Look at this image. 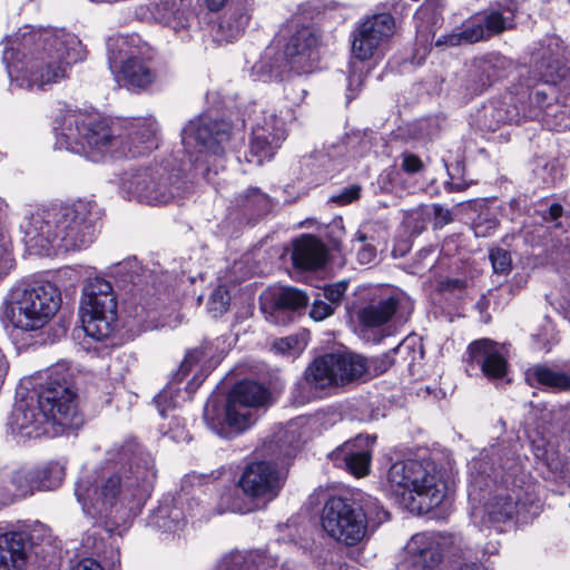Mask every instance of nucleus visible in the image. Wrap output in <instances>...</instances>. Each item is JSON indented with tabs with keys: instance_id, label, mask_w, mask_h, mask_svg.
<instances>
[{
	"instance_id": "nucleus-1",
	"label": "nucleus",
	"mask_w": 570,
	"mask_h": 570,
	"mask_svg": "<svg viewBox=\"0 0 570 570\" xmlns=\"http://www.w3.org/2000/svg\"><path fill=\"white\" fill-rule=\"evenodd\" d=\"M157 479L155 459L134 440L107 450L100 469L75 483V497L83 513L98 524H117L140 510Z\"/></svg>"
},
{
	"instance_id": "nucleus-2",
	"label": "nucleus",
	"mask_w": 570,
	"mask_h": 570,
	"mask_svg": "<svg viewBox=\"0 0 570 570\" xmlns=\"http://www.w3.org/2000/svg\"><path fill=\"white\" fill-rule=\"evenodd\" d=\"M562 41L548 37L532 51L528 79L514 86L501 99L484 107L483 124L491 131L504 124L538 120L551 130L570 126V94L556 99L552 87L566 76Z\"/></svg>"
},
{
	"instance_id": "nucleus-3",
	"label": "nucleus",
	"mask_w": 570,
	"mask_h": 570,
	"mask_svg": "<svg viewBox=\"0 0 570 570\" xmlns=\"http://www.w3.org/2000/svg\"><path fill=\"white\" fill-rule=\"evenodd\" d=\"M8 425L13 434L55 438L78 429L83 420L78 410L75 374L61 361L21 380Z\"/></svg>"
},
{
	"instance_id": "nucleus-4",
	"label": "nucleus",
	"mask_w": 570,
	"mask_h": 570,
	"mask_svg": "<svg viewBox=\"0 0 570 570\" xmlns=\"http://www.w3.org/2000/svg\"><path fill=\"white\" fill-rule=\"evenodd\" d=\"M85 58L79 38L65 29L26 31L3 51L9 89L45 90L63 79L67 68Z\"/></svg>"
},
{
	"instance_id": "nucleus-5",
	"label": "nucleus",
	"mask_w": 570,
	"mask_h": 570,
	"mask_svg": "<svg viewBox=\"0 0 570 570\" xmlns=\"http://www.w3.org/2000/svg\"><path fill=\"white\" fill-rule=\"evenodd\" d=\"M493 448L484 450L469 465V501L471 520L478 527H497L514 517L527 521L537 513L534 485L502 474L503 466L494 468Z\"/></svg>"
},
{
	"instance_id": "nucleus-6",
	"label": "nucleus",
	"mask_w": 570,
	"mask_h": 570,
	"mask_svg": "<svg viewBox=\"0 0 570 570\" xmlns=\"http://www.w3.org/2000/svg\"><path fill=\"white\" fill-rule=\"evenodd\" d=\"M101 210L92 200L38 209L24 218L21 229L30 249L40 255L81 250L96 239Z\"/></svg>"
},
{
	"instance_id": "nucleus-7",
	"label": "nucleus",
	"mask_w": 570,
	"mask_h": 570,
	"mask_svg": "<svg viewBox=\"0 0 570 570\" xmlns=\"http://www.w3.org/2000/svg\"><path fill=\"white\" fill-rule=\"evenodd\" d=\"M382 487L396 503L420 514L440 505L448 493L443 473L430 459L394 461L385 473Z\"/></svg>"
},
{
	"instance_id": "nucleus-8",
	"label": "nucleus",
	"mask_w": 570,
	"mask_h": 570,
	"mask_svg": "<svg viewBox=\"0 0 570 570\" xmlns=\"http://www.w3.org/2000/svg\"><path fill=\"white\" fill-rule=\"evenodd\" d=\"M55 147L99 163L118 158L119 126L94 114L68 111L55 121Z\"/></svg>"
},
{
	"instance_id": "nucleus-9",
	"label": "nucleus",
	"mask_w": 570,
	"mask_h": 570,
	"mask_svg": "<svg viewBox=\"0 0 570 570\" xmlns=\"http://www.w3.org/2000/svg\"><path fill=\"white\" fill-rule=\"evenodd\" d=\"M61 305L59 288L50 282H20L3 302V320L13 330L33 333L42 330Z\"/></svg>"
},
{
	"instance_id": "nucleus-10",
	"label": "nucleus",
	"mask_w": 570,
	"mask_h": 570,
	"mask_svg": "<svg viewBox=\"0 0 570 570\" xmlns=\"http://www.w3.org/2000/svg\"><path fill=\"white\" fill-rule=\"evenodd\" d=\"M268 391L259 383L243 381L236 384L226 400L210 397L204 406L207 426L220 438L230 439L248 429L253 410L268 401Z\"/></svg>"
},
{
	"instance_id": "nucleus-11",
	"label": "nucleus",
	"mask_w": 570,
	"mask_h": 570,
	"mask_svg": "<svg viewBox=\"0 0 570 570\" xmlns=\"http://www.w3.org/2000/svg\"><path fill=\"white\" fill-rule=\"evenodd\" d=\"M323 531L337 543L346 547L360 544L368 538L370 521L380 524L389 520V512L376 499H370L364 508L343 497H331L321 512Z\"/></svg>"
},
{
	"instance_id": "nucleus-12",
	"label": "nucleus",
	"mask_w": 570,
	"mask_h": 570,
	"mask_svg": "<svg viewBox=\"0 0 570 570\" xmlns=\"http://www.w3.org/2000/svg\"><path fill=\"white\" fill-rule=\"evenodd\" d=\"M230 138V125L200 116L190 120L181 131V142L190 166L195 167L209 183L212 173L224 169L225 145Z\"/></svg>"
},
{
	"instance_id": "nucleus-13",
	"label": "nucleus",
	"mask_w": 570,
	"mask_h": 570,
	"mask_svg": "<svg viewBox=\"0 0 570 570\" xmlns=\"http://www.w3.org/2000/svg\"><path fill=\"white\" fill-rule=\"evenodd\" d=\"M108 63L119 83L129 90L145 89L155 80L147 65L149 46L137 35H117L107 40Z\"/></svg>"
},
{
	"instance_id": "nucleus-14",
	"label": "nucleus",
	"mask_w": 570,
	"mask_h": 570,
	"mask_svg": "<svg viewBox=\"0 0 570 570\" xmlns=\"http://www.w3.org/2000/svg\"><path fill=\"white\" fill-rule=\"evenodd\" d=\"M374 360L361 355L327 353L316 357L305 370L304 381L308 387L317 392H327L360 379L372 375Z\"/></svg>"
},
{
	"instance_id": "nucleus-15",
	"label": "nucleus",
	"mask_w": 570,
	"mask_h": 570,
	"mask_svg": "<svg viewBox=\"0 0 570 570\" xmlns=\"http://www.w3.org/2000/svg\"><path fill=\"white\" fill-rule=\"evenodd\" d=\"M283 483L284 478L274 464L265 461L250 463L245 468L237 483L249 499V503L228 492L222 498L226 508L218 513L224 511L248 513L264 508L278 495Z\"/></svg>"
},
{
	"instance_id": "nucleus-16",
	"label": "nucleus",
	"mask_w": 570,
	"mask_h": 570,
	"mask_svg": "<svg viewBox=\"0 0 570 570\" xmlns=\"http://www.w3.org/2000/svg\"><path fill=\"white\" fill-rule=\"evenodd\" d=\"M294 119L289 107L257 108L255 106L252 120V137L249 142L248 163L262 165L271 160L287 137V124Z\"/></svg>"
},
{
	"instance_id": "nucleus-17",
	"label": "nucleus",
	"mask_w": 570,
	"mask_h": 570,
	"mask_svg": "<svg viewBox=\"0 0 570 570\" xmlns=\"http://www.w3.org/2000/svg\"><path fill=\"white\" fill-rule=\"evenodd\" d=\"M82 330L95 341H102L112 333L117 318V301L112 286L104 278L90 279L80 302Z\"/></svg>"
},
{
	"instance_id": "nucleus-18",
	"label": "nucleus",
	"mask_w": 570,
	"mask_h": 570,
	"mask_svg": "<svg viewBox=\"0 0 570 570\" xmlns=\"http://www.w3.org/2000/svg\"><path fill=\"white\" fill-rule=\"evenodd\" d=\"M463 539L459 534L422 532L414 534L405 546L402 568L411 570H431L445 557L463 554Z\"/></svg>"
},
{
	"instance_id": "nucleus-19",
	"label": "nucleus",
	"mask_w": 570,
	"mask_h": 570,
	"mask_svg": "<svg viewBox=\"0 0 570 570\" xmlns=\"http://www.w3.org/2000/svg\"><path fill=\"white\" fill-rule=\"evenodd\" d=\"M124 198L147 205H163L174 199L180 190L171 176L149 167L130 168L119 180Z\"/></svg>"
},
{
	"instance_id": "nucleus-20",
	"label": "nucleus",
	"mask_w": 570,
	"mask_h": 570,
	"mask_svg": "<svg viewBox=\"0 0 570 570\" xmlns=\"http://www.w3.org/2000/svg\"><path fill=\"white\" fill-rule=\"evenodd\" d=\"M49 547L53 550L50 530L42 523H36L29 531H11L0 534V570H22L28 550L47 556Z\"/></svg>"
},
{
	"instance_id": "nucleus-21",
	"label": "nucleus",
	"mask_w": 570,
	"mask_h": 570,
	"mask_svg": "<svg viewBox=\"0 0 570 570\" xmlns=\"http://www.w3.org/2000/svg\"><path fill=\"white\" fill-rule=\"evenodd\" d=\"M395 31V20L390 13L366 17L352 31V56L360 61L374 57Z\"/></svg>"
},
{
	"instance_id": "nucleus-22",
	"label": "nucleus",
	"mask_w": 570,
	"mask_h": 570,
	"mask_svg": "<svg viewBox=\"0 0 570 570\" xmlns=\"http://www.w3.org/2000/svg\"><path fill=\"white\" fill-rule=\"evenodd\" d=\"M158 126L153 117L134 118L119 127L118 158L149 154L158 146Z\"/></svg>"
},
{
	"instance_id": "nucleus-23",
	"label": "nucleus",
	"mask_w": 570,
	"mask_h": 570,
	"mask_svg": "<svg viewBox=\"0 0 570 570\" xmlns=\"http://www.w3.org/2000/svg\"><path fill=\"white\" fill-rule=\"evenodd\" d=\"M205 356H207L205 347L190 351L181 362L173 381L155 396L154 402L163 417L167 416V411L176 407L181 400H185L186 395L189 397L204 381V375L196 374L187 384L184 393L178 387V384L191 371V367Z\"/></svg>"
},
{
	"instance_id": "nucleus-24",
	"label": "nucleus",
	"mask_w": 570,
	"mask_h": 570,
	"mask_svg": "<svg viewBox=\"0 0 570 570\" xmlns=\"http://www.w3.org/2000/svg\"><path fill=\"white\" fill-rule=\"evenodd\" d=\"M318 36L312 27L297 28L289 37L283 52L288 69L297 75L313 71L316 61Z\"/></svg>"
},
{
	"instance_id": "nucleus-25",
	"label": "nucleus",
	"mask_w": 570,
	"mask_h": 570,
	"mask_svg": "<svg viewBox=\"0 0 570 570\" xmlns=\"http://www.w3.org/2000/svg\"><path fill=\"white\" fill-rule=\"evenodd\" d=\"M308 296L294 287H278L271 289L262 297L261 309L268 322L285 324L288 321L287 313L305 308Z\"/></svg>"
},
{
	"instance_id": "nucleus-26",
	"label": "nucleus",
	"mask_w": 570,
	"mask_h": 570,
	"mask_svg": "<svg viewBox=\"0 0 570 570\" xmlns=\"http://www.w3.org/2000/svg\"><path fill=\"white\" fill-rule=\"evenodd\" d=\"M374 442L375 436L357 435L336 449L331 456L336 465L344 464L353 475L364 476L370 471Z\"/></svg>"
},
{
	"instance_id": "nucleus-27",
	"label": "nucleus",
	"mask_w": 570,
	"mask_h": 570,
	"mask_svg": "<svg viewBox=\"0 0 570 570\" xmlns=\"http://www.w3.org/2000/svg\"><path fill=\"white\" fill-rule=\"evenodd\" d=\"M412 304L402 292L381 294L376 301L360 309V323L370 328L380 327L391 320L401 309L410 311Z\"/></svg>"
},
{
	"instance_id": "nucleus-28",
	"label": "nucleus",
	"mask_w": 570,
	"mask_h": 570,
	"mask_svg": "<svg viewBox=\"0 0 570 570\" xmlns=\"http://www.w3.org/2000/svg\"><path fill=\"white\" fill-rule=\"evenodd\" d=\"M469 355L471 362L478 364L483 374L490 379L502 377L507 372L508 363L503 346L491 340L482 338L471 343Z\"/></svg>"
},
{
	"instance_id": "nucleus-29",
	"label": "nucleus",
	"mask_w": 570,
	"mask_h": 570,
	"mask_svg": "<svg viewBox=\"0 0 570 570\" xmlns=\"http://www.w3.org/2000/svg\"><path fill=\"white\" fill-rule=\"evenodd\" d=\"M154 14L163 24L169 27L181 39L189 35L196 17L190 4L184 0H165L155 4Z\"/></svg>"
},
{
	"instance_id": "nucleus-30",
	"label": "nucleus",
	"mask_w": 570,
	"mask_h": 570,
	"mask_svg": "<svg viewBox=\"0 0 570 570\" xmlns=\"http://www.w3.org/2000/svg\"><path fill=\"white\" fill-rule=\"evenodd\" d=\"M326 255V248L320 239L305 235L295 242L292 258L298 268L316 269L325 264Z\"/></svg>"
},
{
	"instance_id": "nucleus-31",
	"label": "nucleus",
	"mask_w": 570,
	"mask_h": 570,
	"mask_svg": "<svg viewBox=\"0 0 570 570\" xmlns=\"http://www.w3.org/2000/svg\"><path fill=\"white\" fill-rule=\"evenodd\" d=\"M524 377L532 387H543L553 392L570 390V376L546 365L529 367L524 373Z\"/></svg>"
},
{
	"instance_id": "nucleus-32",
	"label": "nucleus",
	"mask_w": 570,
	"mask_h": 570,
	"mask_svg": "<svg viewBox=\"0 0 570 570\" xmlns=\"http://www.w3.org/2000/svg\"><path fill=\"white\" fill-rule=\"evenodd\" d=\"M249 16L244 9H230L218 21L214 29V39L219 43L237 40L245 31Z\"/></svg>"
},
{
	"instance_id": "nucleus-33",
	"label": "nucleus",
	"mask_w": 570,
	"mask_h": 570,
	"mask_svg": "<svg viewBox=\"0 0 570 570\" xmlns=\"http://www.w3.org/2000/svg\"><path fill=\"white\" fill-rule=\"evenodd\" d=\"M150 524L163 531L176 533L184 529L186 524V515L183 507H179L176 499L164 501L150 515Z\"/></svg>"
},
{
	"instance_id": "nucleus-34",
	"label": "nucleus",
	"mask_w": 570,
	"mask_h": 570,
	"mask_svg": "<svg viewBox=\"0 0 570 570\" xmlns=\"http://www.w3.org/2000/svg\"><path fill=\"white\" fill-rule=\"evenodd\" d=\"M488 39L480 16L466 20L459 30L441 36L435 41L436 47H454L462 43H474Z\"/></svg>"
},
{
	"instance_id": "nucleus-35",
	"label": "nucleus",
	"mask_w": 570,
	"mask_h": 570,
	"mask_svg": "<svg viewBox=\"0 0 570 570\" xmlns=\"http://www.w3.org/2000/svg\"><path fill=\"white\" fill-rule=\"evenodd\" d=\"M517 6L513 1L504 4H499L495 8H490L484 16H480L487 30V36L490 38L493 35L503 32L511 29L514 24V16Z\"/></svg>"
},
{
	"instance_id": "nucleus-36",
	"label": "nucleus",
	"mask_w": 570,
	"mask_h": 570,
	"mask_svg": "<svg viewBox=\"0 0 570 570\" xmlns=\"http://www.w3.org/2000/svg\"><path fill=\"white\" fill-rule=\"evenodd\" d=\"M287 67L283 57L274 59V49L268 48L264 56L252 67V77L258 81L282 79Z\"/></svg>"
},
{
	"instance_id": "nucleus-37",
	"label": "nucleus",
	"mask_w": 570,
	"mask_h": 570,
	"mask_svg": "<svg viewBox=\"0 0 570 570\" xmlns=\"http://www.w3.org/2000/svg\"><path fill=\"white\" fill-rule=\"evenodd\" d=\"M41 490H55L59 488L66 475V466L60 461H49L35 468Z\"/></svg>"
},
{
	"instance_id": "nucleus-38",
	"label": "nucleus",
	"mask_w": 570,
	"mask_h": 570,
	"mask_svg": "<svg viewBox=\"0 0 570 570\" xmlns=\"http://www.w3.org/2000/svg\"><path fill=\"white\" fill-rule=\"evenodd\" d=\"M116 274L124 281L132 283L135 286H140L147 283L151 274L148 269L142 268L137 258L131 257L117 264Z\"/></svg>"
},
{
	"instance_id": "nucleus-39",
	"label": "nucleus",
	"mask_w": 570,
	"mask_h": 570,
	"mask_svg": "<svg viewBox=\"0 0 570 570\" xmlns=\"http://www.w3.org/2000/svg\"><path fill=\"white\" fill-rule=\"evenodd\" d=\"M307 346L306 334L289 335L279 338L274 342L273 350L276 354H279L287 358H296Z\"/></svg>"
},
{
	"instance_id": "nucleus-40",
	"label": "nucleus",
	"mask_w": 570,
	"mask_h": 570,
	"mask_svg": "<svg viewBox=\"0 0 570 570\" xmlns=\"http://www.w3.org/2000/svg\"><path fill=\"white\" fill-rule=\"evenodd\" d=\"M236 204L261 213L271 207V199L258 188H248L244 194L236 198Z\"/></svg>"
},
{
	"instance_id": "nucleus-41",
	"label": "nucleus",
	"mask_w": 570,
	"mask_h": 570,
	"mask_svg": "<svg viewBox=\"0 0 570 570\" xmlns=\"http://www.w3.org/2000/svg\"><path fill=\"white\" fill-rule=\"evenodd\" d=\"M176 502L179 507H183V511L188 518L203 520L212 515L209 509L197 498H188L186 494H179L176 498Z\"/></svg>"
},
{
	"instance_id": "nucleus-42",
	"label": "nucleus",
	"mask_w": 570,
	"mask_h": 570,
	"mask_svg": "<svg viewBox=\"0 0 570 570\" xmlns=\"http://www.w3.org/2000/svg\"><path fill=\"white\" fill-rule=\"evenodd\" d=\"M431 217L430 206H419L405 213L403 223L413 234H420L426 227Z\"/></svg>"
},
{
	"instance_id": "nucleus-43",
	"label": "nucleus",
	"mask_w": 570,
	"mask_h": 570,
	"mask_svg": "<svg viewBox=\"0 0 570 570\" xmlns=\"http://www.w3.org/2000/svg\"><path fill=\"white\" fill-rule=\"evenodd\" d=\"M318 563L322 570H358L355 567L348 566L343 560L342 553L336 549L323 551L318 557Z\"/></svg>"
},
{
	"instance_id": "nucleus-44",
	"label": "nucleus",
	"mask_w": 570,
	"mask_h": 570,
	"mask_svg": "<svg viewBox=\"0 0 570 570\" xmlns=\"http://www.w3.org/2000/svg\"><path fill=\"white\" fill-rule=\"evenodd\" d=\"M230 295L224 286L215 288L208 299V311L213 316H219L225 313L229 306Z\"/></svg>"
},
{
	"instance_id": "nucleus-45",
	"label": "nucleus",
	"mask_w": 570,
	"mask_h": 570,
	"mask_svg": "<svg viewBox=\"0 0 570 570\" xmlns=\"http://www.w3.org/2000/svg\"><path fill=\"white\" fill-rule=\"evenodd\" d=\"M215 570H250V564L244 553L236 551L223 557Z\"/></svg>"
},
{
	"instance_id": "nucleus-46",
	"label": "nucleus",
	"mask_w": 570,
	"mask_h": 570,
	"mask_svg": "<svg viewBox=\"0 0 570 570\" xmlns=\"http://www.w3.org/2000/svg\"><path fill=\"white\" fill-rule=\"evenodd\" d=\"M499 226L495 217L489 214H481L473 223V232L476 237H489L493 235Z\"/></svg>"
},
{
	"instance_id": "nucleus-47",
	"label": "nucleus",
	"mask_w": 570,
	"mask_h": 570,
	"mask_svg": "<svg viewBox=\"0 0 570 570\" xmlns=\"http://www.w3.org/2000/svg\"><path fill=\"white\" fill-rule=\"evenodd\" d=\"M490 261L493 271L498 274H508L511 271V256L503 248H492L490 250Z\"/></svg>"
},
{
	"instance_id": "nucleus-48",
	"label": "nucleus",
	"mask_w": 570,
	"mask_h": 570,
	"mask_svg": "<svg viewBox=\"0 0 570 570\" xmlns=\"http://www.w3.org/2000/svg\"><path fill=\"white\" fill-rule=\"evenodd\" d=\"M492 61L483 60L478 65V70L481 72L478 82L472 89L473 94L482 92L494 80L495 75L491 71Z\"/></svg>"
},
{
	"instance_id": "nucleus-49",
	"label": "nucleus",
	"mask_w": 570,
	"mask_h": 570,
	"mask_svg": "<svg viewBox=\"0 0 570 570\" xmlns=\"http://www.w3.org/2000/svg\"><path fill=\"white\" fill-rule=\"evenodd\" d=\"M366 239V236L361 233V232H357L356 234V238H355V245L354 246H358L357 247V259L361 264H368L371 263L375 256H376V249L374 246L372 245H368V244H365Z\"/></svg>"
},
{
	"instance_id": "nucleus-50",
	"label": "nucleus",
	"mask_w": 570,
	"mask_h": 570,
	"mask_svg": "<svg viewBox=\"0 0 570 570\" xmlns=\"http://www.w3.org/2000/svg\"><path fill=\"white\" fill-rule=\"evenodd\" d=\"M361 195V187L358 185H351L343 188L337 194L331 196L330 200L340 206H345L357 200Z\"/></svg>"
},
{
	"instance_id": "nucleus-51",
	"label": "nucleus",
	"mask_w": 570,
	"mask_h": 570,
	"mask_svg": "<svg viewBox=\"0 0 570 570\" xmlns=\"http://www.w3.org/2000/svg\"><path fill=\"white\" fill-rule=\"evenodd\" d=\"M444 7V0H425V2L415 12L414 18L423 21L430 16L434 18L440 13V10Z\"/></svg>"
},
{
	"instance_id": "nucleus-52",
	"label": "nucleus",
	"mask_w": 570,
	"mask_h": 570,
	"mask_svg": "<svg viewBox=\"0 0 570 570\" xmlns=\"http://www.w3.org/2000/svg\"><path fill=\"white\" fill-rule=\"evenodd\" d=\"M401 168L406 174L413 175L423 170L424 164L416 155L404 153L401 155Z\"/></svg>"
},
{
	"instance_id": "nucleus-53",
	"label": "nucleus",
	"mask_w": 570,
	"mask_h": 570,
	"mask_svg": "<svg viewBox=\"0 0 570 570\" xmlns=\"http://www.w3.org/2000/svg\"><path fill=\"white\" fill-rule=\"evenodd\" d=\"M430 209L432 210L431 219L435 229H440L453 220L452 213L441 205L430 206Z\"/></svg>"
},
{
	"instance_id": "nucleus-54",
	"label": "nucleus",
	"mask_w": 570,
	"mask_h": 570,
	"mask_svg": "<svg viewBox=\"0 0 570 570\" xmlns=\"http://www.w3.org/2000/svg\"><path fill=\"white\" fill-rule=\"evenodd\" d=\"M164 434L168 435L173 441L177 443L186 442L189 440L188 432L178 417H173L169 429L164 432Z\"/></svg>"
},
{
	"instance_id": "nucleus-55",
	"label": "nucleus",
	"mask_w": 570,
	"mask_h": 570,
	"mask_svg": "<svg viewBox=\"0 0 570 570\" xmlns=\"http://www.w3.org/2000/svg\"><path fill=\"white\" fill-rule=\"evenodd\" d=\"M347 289L345 281L328 285L324 288L325 298L334 306L337 305Z\"/></svg>"
},
{
	"instance_id": "nucleus-56",
	"label": "nucleus",
	"mask_w": 570,
	"mask_h": 570,
	"mask_svg": "<svg viewBox=\"0 0 570 570\" xmlns=\"http://www.w3.org/2000/svg\"><path fill=\"white\" fill-rule=\"evenodd\" d=\"M334 306L331 303L316 299L311 308L309 315L315 321H323L324 318L332 315Z\"/></svg>"
},
{
	"instance_id": "nucleus-57",
	"label": "nucleus",
	"mask_w": 570,
	"mask_h": 570,
	"mask_svg": "<svg viewBox=\"0 0 570 570\" xmlns=\"http://www.w3.org/2000/svg\"><path fill=\"white\" fill-rule=\"evenodd\" d=\"M542 219L547 223H552L554 227H559L560 224L557 220L562 216L563 208L557 203L550 204L546 209H541Z\"/></svg>"
},
{
	"instance_id": "nucleus-58",
	"label": "nucleus",
	"mask_w": 570,
	"mask_h": 570,
	"mask_svg": "<svg viewBox=\"0 0 570 570\" xmlns=\"http://www.w3.org/2000/svg\"><path fill=\"white\" fill-rule=\"evenodd\" d=\"M71 570H105L104 567L91 558H85L75 564Z\"/></svg>"
},
{
	"instance_id": "nucleus-59",
	"label": "nucleus",
	"mask_w": 570,
	"mask_h": 570,
	"mask_svg": "<svg viewBox=\"0 0 570 570\" xmlns=\"http://www.w3.org/2000/svg\"><path fill=\"white\" fill-rule=\"evenodd\" d=\"M228 0H203L206 8L210 11H218L220 10Z\"/></svg>"
},
{
	"instance_id": "nucleus-60",
	"label": "nucleus",
	"mask_w": 570,
	"mask_h": 570,
	"mask_svg": "<svg viewBox=\"0 0 570 570\" xmlns=\"http://www.w3.org/2000/svg\"><path fill=\"white\" fill-rule=\"evenodd\" d=\"M9 370V363L0 348V383L2 382L3 377L7 375Z\"/></svg>"
},
{
	"instance_id": "nucleus-61",
	"label": "nucleus",
	"mask_w": 570,
	"mask_h": 570,
	"mask_svg": "<svg viewBox=\"0 0 570 570\" xmlns=\"http://www.w3.org/2000/svg\"><path fill=\"white\" fill-rule=\"evenodd\" d=\"M446 186L450 191H462L468 188L469 184L465 181H448Z\"/></svg>"
},
{
	"instance_id": "nucleus-62",
	"label": "nucleus",
	"mask_w": 570,
	"mask_h": 570,
	"mask_svg": "<svg viewBox=\"0 0 570 570\" xmlns=\"http://www.w3.org/2000/svg\"><path fill=\"white\" fill-rule=\"evenodd\" d=\"M458 570H487L481 563H464Z\"/></svg>"
},
{
	"instance_id": "nucleus-63",
	"label": "nucleus",
	"mask_w": 570,
	"mask_h": 570,
	"mask_svg": "<svg viewBox=\"0 0 570 570\" xmlns=\"http://www.w3.org/2000/svg\"><path fill=\"white\" fill-rule=\"evenodd\" d=\"M361 77L360 76H355L354 73L353 75H350L348 76V91H352L353 90V86H360L361 85Z\"/></svg>"
},
{
	"instance_id": "nucleus-64",
	"label": "nucleus",
	"mask_w": 570,
	"mask_h": 570,
	"mask_svg": "<svg viewBox=\"0 0 570 570\" xmlns=\"http://www.w3.org/2000/svg\"><path fill=\"white\" fill-rule=\"evenodd\" d=\"M433 253V249L432 248H423L419 252V257L424 259L426 258L428 256H430L431 254Z\"/></svg>"
}]
</instances>
